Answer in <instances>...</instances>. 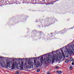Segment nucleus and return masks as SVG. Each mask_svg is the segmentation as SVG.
Masks as SVG:
<instances>
[{
    "instance_id": "f257e3e1",
    "label": "nucleus",
    "mask_w": 74,
    "mask_h": 74,
    "mask_svg": "<svg viewBox=\"0 0 74 74\" xmlns=\"http://www.w3.org/2000/svg\"><path fill=\"white\" fill-rule=\"evenodd\" d=\"M19 66V67L20 69L21 70H23V62H22L21 64V62H18V64L16 62H15V63H14L12 65V69H14L15 68V66Z\"/></svg>"
},
{
    "instance_id": "f03ea898",
    "label": "nucleus",
    "mask_w": 74,
    "mask_h": 74,
    "mask_svg": "<svg viewBox=\"0 0 74 74\" xmlns=\"http://www.w3.org/2000/svg\"><path fill=\"white\" fill-rule=\"evenodd\" d=\"M54 56H53V58H51V57L49 58L48 57H47L46 60L45 59V58L44 60L45 62V63H46L47 62H49L51 61V60H52V62L53 63L54 61H55V59H56L57 58V55H56L55 54Z\"/></svg>"
},
{
    "instance_id": "7ed1b4c3",
    "label": "nucleus",
    "mask_w": 74,
    "mask_h": 74,
    "mask_svg": "<svg viewBox=\"0 0 74 74\" xmlns=\"http://www.w3.org/2000/svg\"><path fill=\"white\" fill-rule=\"evenodd\" d=\"M6 64L5 65V67L6 68H8V67L11 68L12 67V64H13L12 62V61H6Z\"/></svg>"
},
{
    "instance_id": "20e7f679",
    "label": "nucleus",
    "mask_w": 74,
    "mask_h": 74,
    "mask_svg": "<svg viewBox=\"0 0 74 74\" xmlns=\"http://www.w3.org/2000/svg\"><path fill=\"white\" fill-rule=\"evenodd\" d=\"M1 66L2 67H5V62L3 61L2 60H0V64H1Z\"/></svg>"
},
{
    "instance_id": "39448f33",
    "label": "nucleus",
    "mask_w": 74,
    "mask_h": 74,
    "mask_svg": "<svg viewBox=\"0 0 74 74\" xmlns=\"http://www.w3.org/2000/svg\"><path fill=\"white\" fill-rule=\"evenodd\" d=\"M28 64L29 65H30L31 66H33V65H34V63L33 62H30L29 61L28 62Z\"/></svg>"
},
{
    "instance_id": "423d86ee",
    "label": "nucleus",
    "mask_w": 74,
    "mask_h": 74,
    "mask_svg": "<svg viewBox=\"0 0 74 74\" xmlns=\"http://www.w3.org/2000/svg\"><path fill=\"white\" fill-rule=\"evenodd\" d=\"M40 66V62L38 61L37 62L36 64V67H38Z\"/></svg>"
},
{
    "instance_id": "0eeeda50",
    "label": "nucleus",
    "mask_w": 74,
    "mask_h": 74,
    "mask_svg": "<svg viewBox=\"0 0 74 74\" xmlns=\"http://www.w3.org/2000/svg\"><path fill=\"white\" fill-rule=\"evenodd\" d=\"M40 61L41 62V63H42V62H43V61H44V60L43 59V57H42L40 58Z\"/></svg>"
},
{
    "instance_id": "6e6552de",
    "label": "nucleus",
    "mask_w": 74,
    "mask_h": 74,
    "mask_svg": "<svg viewBox=\"0 0 74 74\" xmlns=\"http://www.w3.org/2000/svg\"><path fill=\"white\" fill-rule=\"evenodd\" d=\"M57 73H58V74H62V71H58L57 72Z\"/></svg>"
},
{
    "instance_id": "1a4fd4ad",
    "label": "nucleus",
    "mask_w": 74,
    "mask_h": 74,
    "mask_svg": "<svg viewBox=\"0 0 74 74\" xmlns=\"http://www.w3.org/2000/svg\"><path fill=\"white\" fill-rule=\"evenodd\" d=\"M69 62V60L67 59L65 61V63H68Z\"/></svg>"
},
{
    "instance_id": "9d476101",
    "label": "nucleus",
    "mask_w": 74,
    "mask_h": 74,
    "mask_svg": "<svg viewBox=\"0 0 74 74\" xmlns=\"http://www.w3.org/2000/svg\"><path fill=\"white\" fill-rule=\"evenodd\" d=\"M31 66H32L30 65H28L27 66V69H30V68H31Z\"/></svg>"
},
{
    "instance_id": "9b49d317",
    "label": "nucleus",
    "mask_w": 74,
    "mask_h": 74,
    "mask_svg": "<svg viewBox=\"0 0 74 74\" xmlns=\"http://www.w3.org/2000/svg\"><path fill=\"white\" fill-rule=\"evenodd\" d=\"M70 70H71L73 69V66H70L69 67Z\"/></svg>"
},
{
    "instance_id": "f8f14e48",
    "label": "nucleus",
    "mask_w": 74,
    "mask_h": 74,
    "mask_svg": "<svg viewBox=\"0 0 74 74\" xmlns=\"http://www.w3.org/2000/svg\"><path fill=\"white\" fill-rule=\"evenodd\" d=\"M73 60V58H72V57H71L70 58L69 61L71 62V61H72V60Z\"/></svg>"
},
{
    "instance_id": "ddd939ff",
    "label": "nucleus",
    "mask_w": 74,
    "mask_h": 74,
    "mask_svg": "<svg viewBox=\"0 0 74 74\" xmlns=\"http://www.w3.org/2000/svg\"><path fill=\"white\" fill-rule=\"evenodd\" d=\"M59 56V58L60 59H62L63 57L62 56Z\"/></svg>"
},
{
    "instance_id": "4468645a",
    "label": "nucleus",
    "mask_w": 74,
    "mask_h": 74,
    "mask_svg": "<svg viewBox=\"0 0 74 74\" xmlns=\"http://www.w3.org/2000/svg\"><path fill=\"white\" fill-rule=\"evenodd\" d=\"M40 69H38V70H37L36 71L38 73V72H40Z\"/></svg>"
},
{
    "instance_id": "2eb2a0df",
    "label": "nucleus",
    "mask_w": 74,
    "mask_h": 74,
    "mask_svg": "<svg viewBox=\"0 0 74 74\" xmlns=\"http://www.w3.org/2000/svg\"><path fill=\"white\" fill-rule=\"evenodd\" d=\"M15 73L16 74H19V71H17Z\"/></svg>"
},
{
    "instance_id": "dca6fc26",
    "label": "nucleus",
    "mask_w": 74,
    "mask_h": 74,
    "mask_svg": "<svg viewBox=\"0 0 74 74\" xmlns=\"http://www.w3.org/2000/svg\"><path fill=\"white\" fill-rule=\"evenodd\" d=\"M59 56H60V55H61L62 54V53L60 52H59Z\"/></svg>"
},
{
    "instance_id": "f3484780",
    "label": "nucleus",
    "mask_w": 74,
    "mask_h": 74,
    "mask_svg": "<svg viewBox=\"0 0 74 74\" xmlns=\"http://www.w3.org/2000/svg\"><path fill=\"white\" fill-rule=\"evenodd\" d=\"M51 73H50V72L48 71L47 72V74H50Z\"/></svg>"
},
{
    "instance_id": "a211bd4d",
    "label": "nucleus",
    "mask_w": 74,
    "mask_h": 74,
    "mask_svg": "<svg viewBox=\"0 0 74 74\" xmlns=\"http://www.w3.org/2000/svg\"><path fill=\"white\" fill-rule=\"evenodd\" d=\"M61 52L63 55H64V54L63 53V51L61 50Z\"/></svg>"
},
{
    "instance_id": "6ab92c4d",
    "label": "nucleus",
    "mask_w": 74,
    "mask_h": 74,
    "mask_svg": "<svg viewBox=\"0 0 74 74\" xmlns=\"http://www.w3.org/2000/svg\"><path fill=\"white\" fill-rule=\"evenodd\" d=\"M64 31H65L64 33H65V32H66V31L65 29H64L63 31V32H64Z\"/></svg>"
},
{
    "instance_id": "aec40b11",
    "label": "nucleus",
    "mask_w": 74,
    "mask_h": 74,
    "mask_svg": "<svg viewBox=\"0 0 74 74\" xmlns=\"http://www.w3.org/2000/svg\"><path fill=\"white\" fill-rule=\"evenodd\" d=\"M71 44H69V45H68V47H70V45H71Z\"/></svg>"
},
{
    "instance_id": "412c9836",
    "label": "nucleus",
    "mask_w": 74,
    "mask_h": 74,
    "mask_svg": "<svg viewBox=\"0 0 74 74\" xmlns=\"http://www.w3.org/2000/svg\"><path fill=\"white\" fill-rule=\"evenodd\" d=\"M25 65H26L27 64V63L25 62L24 64Z\"/></svg>"
},
{
    "instance_id": "4be33fe9",
    "label": "nucleus",
    "mask_w": 74,
    "mask_h": 74,
    "mask_svg": "<svg viewBox=\"0 0 74 74\" xmlns=\"http://www.w3.org/2000/svg\"><path fill=\"white\" fill-rule=\"evenodd\" d=\"M72 65H74V63L72 62Z\"/></svg>"
},
{
    "instance_id": "5701e85b",
    "label": "nucleus",
    "mask_w": 74,
    "mask_h": 74,
    "mask_svg": "<svg viewBox=\"0 0 74 74\" xmlns=\"http://www.w3.org/2000/svg\"><path fill=\"white\" fill-rule=\"evenodd\" d=\"M58 67H59V66H57L56 67V69H58Z\"/></svg>"
},
{
    "instance_id": "b1692460",
    "label": "nucleus",
    "mask_w": 74,
    "mask_h": 74,
    "mask_svg": "<svg viewBox=\"0 0 74 74\" xmlns=\"http://www.w3.org/2000/svg\"><path fill=\"white\" fill-rule=\"evenodd\" d=\"M34 63H36V61H34Z\"/></svg>"
},
{
    "instance_id": "393cba45",
    "label": "nucleus",
    "mask_w": 74,
    "mask_h": 74,
    "mask_svg": "<svg viewBox=\"0 0 74 74\" xmlns=\"http://www.w3.org/2000/svg\"><path fill=\"white\" fill-rule=\"evenodd\" d=\"M64 52H65V53H66V52H67V51H64Z\"/></svg>"
},
{
    "instance_id": "a878e982",
    "label": "nucleus",
    "mask_w": 74,
    "mask_h": 74,
    "mask_svg": "<svg viewBox=\"0 0 74 74\" xmlns=\"http://www.w3.org/2000/svg\"><path fill=\"white\" fill-rule=\"evenodd\" d=\"M2 58V57H0V58Z\"/></svg>"
}]
</instances>
